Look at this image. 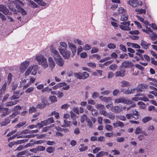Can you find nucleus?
I'll list each match as a JSON object with an SVG mask.
<instances>
[{
  "label": "nucleus",
  "mask_w": 157,
  "mask_h": 157,
  "mask_svg": "<svg viewBox=\"0 0 157 157\" xmlns=\"http://www.w3.org/2000/svg\"><path fill=\"white\" fill-rule=\"evenodd\" d=\"M58 50L65 59H68L70 57L71 52L67 50V44L65 42H60L59 43Z\"/></svg>",
  "instance_id": "f257e3e1"
},
{
  "label": "nucleus",
  "mask_w": 157,
  "mask_h": 157,
  "mask_svg": "<svg viewBox=\"0 0 157 157\" xmlns=\"http://www.w3.org/2000/svg\"><path fill=\"white\" fill-rule=\"evenodd\" d=\"M20 5L18 4H16L15 2L9 1L8 6L10 10L13 12L14 14H17V12H19L22 15H26L27 13L26 12L24 9L20 7Z\"/></svg>",
  "instance_id": "f03ea898"
},
{
  "label": "nucleus",
  "mask_w": 157,
  "mask_h": 157,
  "mask_svg": "<svg viewBox=\"0 0 157 157\" xmlns=\"http://www.w3.org/2000/svg\"><path fill=\"white\" fill-rule=\"evenodd\" d=\"M35 59L43 68L45 69L48 68V65L47 59L44 56L40 55H36L35 56Z\"/></svg>",
  "instance_id": "7ed1b4c3"
},
{
  "label": "nucleus",
  "mask_w": 157,
  "mask_h": 157,
  "mask_svg": "<svg viewBox=\"0 0 157 157\" xmlns=\"http://www.w3.org/2000/svg\"><path fill=\"white\" fill-rule=\"evenodd\" d=\"M146 29H143V31L150 35V36L153 41L157 39V34L154 33L150 28L146 27Z\"/></svg>",
  "instance_id": "20e7f679"
},
{
  "label": "nucleus",
  "mask_w": 157,
  "mask_h": 157,
  "mask_svg": "<svg viewBox=\"0 0 157 157\" xmlns=\"http://www.w3.org/2000/svg\"><path fill=\"white\" fill-rule=\"evenodd\" d=\"M132 101H131L124 97H122L116 99L114 101L115 104H118L119 103H124L127 104H130L132 103Z\"/></svg>",
  "instance_id": "39448f33"
},
{
  "label": "nucleus",
  "mask_w": 157,
  "mask_h": 157,
  "mask_svg": "<svg viewBox=\"0 0 157 157\" xmlns=\"http://www.w3.org/2000/svg\"><path fill=\"white\" fill-rule=\"evenodd\" d=\"M30 62L25 61L22 62L19 67V71L21 73H24L30 64Z\"/></svg>",
  "instance_id": "423d86ee"
},
{
  "label": "nucleus",
  "mask_w": 157,
  "mask_h": 157,
  "mask_svg": "<svg viewBox=\"0 0 157 157\" xmlns=\"http://www.w3.org/2000/svg\"><path fill=\"white\" fill-rule=\"evenodd\" d=\"M133 66L132 63L129 61H125L123 62L120 67L121 68H130Z\"/></svg>",
  "instance_id": "0eeeda50"
},
{
  "label": "nucleus",
  "mask_w": 157,
  "mask_h": 157,
  "mask_svg": "<svg viewBox=\"0 0 157 157\" xmlns=\"http://www.w3.org/2000/svg\"><path fill=\"white\" fill-rule=\"evenodd\" d=\"M68 45L73 55L74 56L77 51V48L75 45L72 42L70 41L68 42Z\"/></svg>",
  "instance_id": "6e6552de"
},
{
  "label": "nucleus",
  "mask_w": 157,
  "mask_h": 157,
  "mask_svg": "<svg viewBox=\"0 0 157 157\" xmlns=\"http://www.w3.org/2000/svg\"><path fill=\"white\" fill-rule=\"evenodd\" d=\"M50 51L51 53V55L54 59L59 57L60 56L58 52L54 47H52L50 49Z\"/></svg>",
  "instance_id": "1a4fd4ad"
},
{
  "label": "nucleus",
  "mask_w": 157,
  "mask_h": 157,
  "mask_svg": "<svg viewBox=\"0 0 157 157\" xmlns=\"http://www.w3.org/2000/svg\"><path fill=\"white\" fill-rule=\"evenodd\" d=\"M140 95V94H138L135 95V97L132 98V101H137L139 100L143 101H149V99L145 96L143 97H137Z\"/></svg>",
  "instance_id": "9d476101"
},
{
  "label": "nucleus",
  "mask_w": 157,
  "mask_h": 157,
  "mask_svg": "<svg viewBox=\"0 0 157 157\" xmlns=\"http://www.w3.org/2000/svg\"><path fill=\"white\" fill-rule=\"evenodd\" d=\"M48 65L51 70L52 69L55 67L56 63L53 58L49 56L48 58Z\"/></svg>",
  "instance_id": "9b49d317"
},
{
  "label": "nucleus",
  "mask_w": 157,
  "mask_h": 157,
  "mask_svg": "<svg viewBox=\"0 0 157 157\" xmlns=\"http://www.w3.org/2000/svg\"><path fill=\"white\" fill-rule=\"evenodd\" d=\"M56 64L59 67H63L64 64V61L63 59L60 56L54 59Z\"/></svg>",
  "instance_id": "f8f14e48"
},
{
  "label": "nucleus",
  "mask_w": 157,
  "mask_h": 157,
  "mask_svg": "<svg viewBox=\"0 0 157 157\" xmlns=\"http://www.w3.org/2000/svg\"><path fill=\"white\" fill-rule=\"evenodd\" d=\"M0 11L5 15H10L11 14V13L9 12V10L2 5H0Z\"/></svg>",
  "instance_id": "ddd939ff"
},
{
  "label": "nucleus",
  "mask_w": 157,
  "mask_h": 157,
  "mask_svg": "<svg viewBox=\"0 0 157 157\" xmlns=\"http://www.w3.org/2000/svg\"><path fill=\"white\" fill-rule=\"evenodd\" d=\"M122 25H120L119 26L120 28L123 30H130L131 29L130 27H129V23L128 22H123L121 23Z\"/></svg>",
  "instance_id": "4468645a"
},
{
  "label": "nucleus",
  "mask_w": 157,
  "mask_h": 157,
  "mask_svg": "<svg viewBox=\"0 0 157 157\" xmlns=\"http://www.w3.org/2000/svg\"><path fill=\"white\" fill-rule=\"evenodd\" d=\"M135 133L136 134L142 133L146 136L149 135L150 134V132H148V133H147L146 132H143L142 131V129L140 127H137L136 128L135 131Z\"/></svg>",
  "instance_id": "2eb2a0df"
},
{
  "label": "nucleus",
  "mask_w": 157,
  "mask_h": 157,
  "mask_svg": "<svg viewBox=\"0 0 157 157\" xmlns=\"http://www.w3.org/2000/svg\"><path fill=\"white\" fill-rule=\"evenodd\" d=\"M126 71L125 70L122 69L117 71L115 73V76L116 77L124 76L125 75Z\"/></svg>",
  "instance_id": "dca6fc26"
},
{
  "label": "nucleus",
  "mask_w": 157,
  "mask_h": 157,
  "mask_svg": "<svg viewBox=\"0 0 157 157\" xmlns=\"http://www.w3.org/2000/svg\"><path fill=\"white\" fill-rule=\"evenodd\" d=\"M147 88L146 85L145 84H140L136 89L137 92L143 91Z\"/></svg>",
  "instance_id": "f3484780"
},
{
  "label": "nucleus",
  "mask_w": 157,
  "mask_h": 157,
  "mask_svg": "<svg viewBox=\"0 0 157 157\" xmlns=\"http://www.w3.org/2000/svg\"><path fill=\"white\" fill-rule=\"evenodd\" d=\"M31 67H32V73H31V75H35L37 73L38 70L39 69V67L37 65H31Z\"/></svg>",
  "instance_id": "a211bd4d"
},
{
  "label": "nucleus",
  "mask_w": 157,
  "mask_h": 157,
  "mask_svg": "<svg viewBox=\"0 0 157 157\" xmlns=\"http://www.w3.org/2000/svg\"><path fill=\"white\" fill-rule=\"evenodd\" d=\"M123 107L122 106H116L112 108V111L115 113H119L122 110Z\"/></svg>",
  "instance_id": "6ab92c4d"
},
{
  "label": "nucleus",
  "mask_w": 157,
  "mask_h": 157,
  "mask_svg": "<svg viewBox=\"0 0 157 157\" xmlns=\"http://www.w3.org/2000/svg\"><path fill=\"white\" fill-rule=\"evenodd\" d=\"M137 0H129L127 3L133 8L137 7Z\"/></svg>",
  "instance_id": "aec40b11"
},
{
  "label": "nucleus",
  "mask_w": 157,
  "mask_h": 157,
  "mask_svg": "<svg viewBox=\"0 0 157 157\" xmlns=\"http://www.w3.org/2000/svg\"><path fill=\"white\" fill-rule=\"evenodd\" d=\"M66 85V83L64 82L59 83L53 86L52 89L56 90L59 88L64 86Z\"/></svg>",
  "instance_id": "412c9836"
},
{
  "label": "nucleus",
  "mask_w": 157,
  "mask_h": 157,
  "mask_svg": "<svg viewBox=\"0 0 157 157\" xmlns=\"http://www.w3.org/2000/svg\"><path fill=\"white\" fill-rule=\"evenodd\" d=\"M150 45V44L147 43L146 41L143 40H141L140 45L143 48L147 49Z\"/></svg>",
  "instance_id": "4be33fe9"
},
{
  "label": "nucleus",
  "mask_w": 157,
  "mask_h": 157,
  "mask_svg": "<svg viewBox=\"0 0 157 157\" xmlns=\"http://www.w3.org/2000/svg\"><path fill=\"white\" fill-rule=\"evenodd\" d=\"M135 11L138 14H145L146 13V10L142 8H137L135 9Z\"/></svg>",
  "instance_id": "5701e85b"
},
{
  "label": "nucleus",
  "mask_w": 157,
  "mask_h": 157,
  "mask_svg": "<svg viewBox=\"0 0 157 157\" xmlns=\"http://www.w3.org/2000/svg\"><path fill=\"white\" fill-rule=\"evenodd\" d=\"M136 17L138 20H139L141 22L144 23L146 25V26L145 27L146 28V27H147V25H150V24L148 22L146 21H145L144 18H143L142 17L139 16L138 15H136Z\"/></svg>",
  "instance_id": "b1692460"
},
{
  "label": "nucleus",
  "mask_w": 157,
  "mask_h": 157,
  "mask_svg": "<svg viewBox=\"0 0 157 157\" xmlns=\"http://www.w3.org/2000/svg\"><path fill=\"white\" fill-rule=\"evenodd\" d=\"M136 90L135 88H128L127 90L124 91V93L126 94H132L134 93Z\"/></svg>",
  "instance_id": "393cba45"
},
{
  "label": "nucleus",
  "mask_w": 157,
  "mask_h": 157,
  "mask_svg": "<svg viewBox=\"0 0 157 157\" xmlns=\"http://www.w3.org/2000/svg\"><path fill=\"white\" fill-rule=\"evenodd\" d=\"M113 125L114 128H117L118 127H122L124 126V123L121 122L120 121H117L115 123H113Z\"/></svg>",
  "instance_id": "a878e982"
},
{
  "label": "nucleus",
  "mask_w": 157,
  "mask_h": 157,
  "mask_svg": "<svg viewBox=\"0 0 157 157\" xmlns=\"http://www.w3.org/2000/svg\"><path fill=\"white\" fill-rule=\"evenodd\" d=\"M64 123L61 126L63 127H67L70 126L71 124V123L70 121H68L66 120H64Z\"/></svg>",
  "instance_id": "bb28decb"
},
{
  "label": "nucleus",
  "mask_w": 157,
  "mask_h": 157,
  "mask_svg": "<svg viewBox=\"0 0 157 157\" xmlns=\"http://www.w3.org/2000/svg\"><path fill=\"white\" fill-rule=\"evenodd\" d=\"M27 4L31 7L33 8H36L37 7V5L33 1L31 0H27Z\"/></svg>",
  "instance_id": "cd10ccee"
},
{
  "label": "nucleus",
  "mask_w": 157,
  "mask_h": 157,
  "mask_svg": "<svg viewBox=\"0 0 157 157\" xmlns=\"http://www.w3.org/2000/svg\"><path fill=\"white\" fill-rule=\"evenodd\" d=\"M136 51L137 52H136V54L139 56L142 59H143V56L142 54L144 53V51L140 49H137Z\"/></svg>",
  "instance_id": "c85d7f7f"
},
{
  "label": "nucleus",
  "mask_w": 157,
  "mask_h": 157,
  "mask_svg": "<svg viewBox=\"0 0 157 157\" xmlns=\"http://www.w3.org/2000/svg\"><path fill=\"white\" fill-rule=\"evenodd\" d=\"M32 67H31V65L28 68H27L25 73V76H28L31 73H32Z\"/></svg>",
  "instance_id": "c756f323"
},
{
  "label": "nucleus",
  "mask_w": 157,
  "mask_h": 157,
  "mask_svg": "<svg viewBox=\"0 0 157 157\" xmlns=\"http://www.w3.org/2000/svg\"><path fill=\"white\" fill-rule=\"evenodd\" d=\"M100 98L101 101H103L105 102L110 101L112 100V98L111 97H103L102 96H100Z\"/></svg>",
  "instance_id": "7c9ffc66"
},
{
  "label": "nucleus",
  "mask_w": 157,
  "mask_h": 157,
  "mask_svg": "<svg viewBox=\"0 0 157 157\" xmlns=\"http://www.w3.org/2000/svg\"><path fill=\"white\" fill-rule=\"evenodd\" d=\"M108 154V153L107 152L101 151L97 154L96 157H102L103 155H107Z\"/></svg>",
  "instance_id": "2f4dec72"
},
{
  "label": "nucleus",
  "mask_w": 157,
  "mask_h": 157,
  "mask_svg": "<svg viewBox=\"0 0 157 157\" xmlns=\"http://www.w3.org/2000/svg\"><path fill=\"white\" fill-rule=\"evenodd\" d=\"M128 15L127 13H124L121 16V20L123 21H127L128 19Z\"/></svg>",
  "instance_id": "473e14b6"
},
{
  "label": "nucleus",
  "mask_w": 157,
  "mask_h": 157,
  "mask_svg": "<svg viewBox=\"0 0 157 157\" xmlns=\"http://www.w3.org/2000/svg\"><path fill=\"white\" fill-rule=\"evenodd\" d=\"M132 117L135 119H137L139 115L137 111L135 110H133L131 113Z\"/></svg>",
  "instance_id": "72a5a7b5"
},
{
  "label": "nucleus",
  "mask_w": 157,
  "mask_h": 157,
  "mask_svg": "<svg viewBox=\"0 0 157 157\" xmlns=\"http://www.w3.org/2000/svg\"><path fill=\"white\" fill-rule=\"evenodd\" d=\"M129 82L126 81H123L121 82V86L122 87H126L130 86Z\"/></svg>",
  "instance_id": "f704fd0d"
},
{
  "label": "nucleus",
  "mask_w": 157,
  "mask_h": 157,
  "mask_svg": "<svg viewBox=\"0 0 157 157\" xmlns=\"http://www.w3.org/2000/svg\"><path fill=\"white\" fill-rule=\"evenodd\" d=\"M2 109V111L1 112V113H2L1 116L2 117H4L7 115L8 113V109L7 108H3Z\"/></svg>",
  "instance_id": "c9c22d12"
},
{
  "label": "nucleus",
  "mask_w": 157,
  "mask_h": 157,
  "mask_svg": "<svg viewBox=\"0 0 157 157\" xmlns=\"http://www.w3.org/2000/svg\"><path fill=\"white\" fill-rule=\"evenodd\" d=\"M49 99L51 102L53 103L57 101L56 97L54 95L50 96L49 97Z\"/></svg>",
  "instance_id": "e433bc0d"
},
{
  "label": "nucleus",
  "mask_w": 157,
  "mask_h": 157,
  "mask_svg": "<svg viewBox=\"0 0 157 157\" xmlns=\"http://www.w3.org/2000/svg\"><path fill=\"white\" fill-rule=\"evenodd\" d=\"M154 127L152 125H150L148 126L146 129V130L147 131V133H148V132H150V134H151V131H152L154 129Z\"/></svg>",
  "instance_id": "4c0bfd02"
},
{
  "label": "nucleus",
  "mask_w": 157,
  "mask_h": 157,
  "mask_svg": "<svg viewBox=\"0 0 157 157\" xmlns=\"http://www.w3.org/2000/svg\"><path fill=\"white\" fill-rule=\"evenodd\" d=\"M117 68V66L115 64H113L110 65L109 67V69L112 71H115Z\"/></svg>",
  "instance_id": "58836bf2"
},
{
  "label": "nucleus",
  "mask_w": 157,
  "mask_h": 157,
  "mask_svg": "<svg viewBox=\"0 0 157 157\" xmlns=\"http://www.w3.org/2000/svg\"><path fill=\"white\" fill-rule=\"evenodd\" d=\"M17 101H14L7 103L6 106H9L15 105L17 104Z\"/></svg>",
  "instance_id": "ea45409f"
},
{
  "label": "nucleus",
  "mask_w": 157,
  "mask_h": 157,
  "mask_svg": "<svg viewBox=\"0 0 157 157\" xmlns=\"http://www.w3.org/2000/svg\"><path fill=\"white\" fill-rule=\"evenodd\" d=\"M54 124H51L50 126L45 127L42 128L41 132H46L51 127H53Z\"/></svg>",
  "instance_id": "a19ab883"
},
{
  "label": "nucleus",
  "mask_w": 157,
  "mask_h": 157,
  "mask_svg": "<svg viewBox=\"0 0 157 157\" xmlns=\"http://www.w3.org/2000/svg\"><path fill=\"white\" fill-rule=\"evenodd\" d=\"M95 107L97 109H99L100 110L103 109L104 108V106L101 104H96L95 105Z\"/></svg>",
  "instance_id": "79ce46f5"
},
{
  "label": "nucleus",
  "mask_w": 157,
  "mask_h": 157,
  "mask_svg": "<svg viewBox=\"0 0 157 157\" xmlns=\"http://www.w3.org/2000/svg\"><path fill=\"white\" fill-rule=\"evenodd\" d=\"M138 104L140 105V108L141 109H144L145 108V105L144 103L141 101H139L138 103Z\"/></svg>",
  "instance_id": "37998d69"
},
{
  "label": "nucleus",
  "mask_w": 157,
  "mask_h": 157,
  "mask_svg": "<svg viewBox=\"0 0 157 157\" xmlns=\"http://www.w3.org/2000/svg\"><path fill=\"white\" fill-rule=\"evenodd\" d=\"M118 12L119 13L124 14L126 13V10L123 7H120L118 9Z\"/></svg>",
  "instance_id": "c03bdc74"
},
{
  "label": "nucleus",
  "mask_w": 157,
  "mask_h": 157,
  "mask_svg": "<svg viewBox=\"0 0 157 157\" xmlns=\"http://www.w3.org/2000/svg\"><path fill=\"white\" fill-rule=\"evenodd\" d=\"M34 88L33 87L31 86L28 88L25 91L26 94H29L32 92L34 90Z\"/></svg>",
  "instance_id": "a18cd8bd"
},
{
  "label": "nucleus",
  "mask_w": 157,
  "mask_h": 157,
  "mask_svg": "<svg viewBox=\"0 0 157 157\" xmlns=\"http://www.w3.org/2000/svg\"><path fill=\"white\" fill-rule=\"evenodd\" d=\"M115 115L112 113H108V114L107 116V117L109 118H110L113 120H114L115 119Z\"/></svg>",
  "instance_id": "49530a36"
},
{
  "label": "nucleus",
  "mask_w": 157,
  "mask_h": 157,
  "mask_svg": "<svg viewBox=\"0 0 157 157\" xmlns=\"http://www.w3.org/2000/svg\"><path fill=\"white\" fill-rule=\"evenodd\" d=\"M52 90V88H50L48 86H47L45 87L42 90V92H49L50 91H51Z\"/></svg>",
  "instance_id": "de8ad7c7"
},
{
  "label": "nucleus",
  "mask_w": 157,
  "mask_h": 157,
  "mask_svg": "<svg viewBox=\"0 0 157 157\" xmlns=\"http://www.w3.org/2000/svg\"><path fill=\"white\" fill-rule=\"evenodd\" d=\"M35 2L41 6H44L46 5V3L41 0H36Z\"/></svg>",
  "instance_id": "09e8293b"
},
{
  "label": "nucleus",
  "mask_w": 157,
  "mask_h": 157,
  "mask_svg": "<svg viewBox=\"0 0 157 157\" xmlns=\"http://www.w3.org/2000/svg\"><path fill=\"white\" fill-rule=\"evenodd\" d=\"M82 76L83 79H86L89 76V75L88 73L86 72H83L82 73Z\"/></svg>",
  "instance_id": "8fccbe9b"
},
{
  "label": "nucleus",
  "mask_w": 157,
  "mask_h": 157,
  "mask_svg": "<svg viewBox=\"0 0 157 157\" xmlns=\"http://www.w3.org/2000/svg\"><path fill=\"white\" fill-rule=\"evenodd\" d=\"M12 77V74L10 73L9 74L8 76V80L7 82V84L9 85L10 84L11 82Z\"/></svg>",
  "instance_id": "3c124183"
},
{
  "label": "nucleus",
  "mask_w": 157,
  "mask_h": 157,
  "mask_svg": "<svg viewBox=\"0 0 157 157\" xmlns=\"http://www.w3.org/2000/svg\"><path fill=\"white\" fill-rule=\"evenodd\" d=\"M75 77L79 79H81L82 78V74L80 72L75 73Z\"/></svg>",
  "instance_id": "603ef678"
},
{
  "label": "nucleus",
  "mask_w": 157,
  "mask_h": 157,
  "mask_svg": "<svg viewBox=\"0 0 157 157\" xmlns=\"http://www.w3.org/2000/svg\"><path fill=\"white\" fill-rule=\"evenodd\" d=\"M87 65L91 68H94L96 67V65L94 63L89 62L87 63Z\"/></svg>",
  "instance_id": "864d4df0"
},
{
  "label": "nucleus",
  "mask_w": 157,
  "mask_h": 157,
  "mask_svg": "<svg viewBox=\"0 0 157 157\" xmlns=\"http://www.w3.org/2000/svg\"><path fill=\"white\" fill-rule=\"evenodd\" d=\"M54 149L52 147H49L46 149V151L49 153H51L53 152Z\"/></svg>",
  "instance_id": "5fc2aeb1"
},
{
  "label": "nucleus",
  "mask_w": 157,
  "mask_h": 157,
  "mask_svg": "<svg viewBox=\"0 0 157 157\" xmlns=\"http://www.w3.org/2000/svg\"><path fill=\"white\" fill-rule=\"evenodd\" d=\"M26 123V122H22L19 123L15 126V128H19L24 125Z\"/></svg>",
  "instance_id": "6e6d98bb"
},
{
  "label": "nucleus",
  "mask_w": 157,
  "mask_h": 157,
  "mask_svg": "<svg viewBox=\"0 0 157 157\" xmlns=\"http://www.w3.org/2000/svg\"><path fill=\"white\" fill-rule=\"evenodd\" d=\"M107 47L109 49H114L116 48V45L112 43L109 44L107 45Z\"/></svg>",
  "instance_id": "4d7b16f0"
},
{
  "label": "nucleus",
  "mask_w": 157,
  "mask_h": 157,
  "mask_svg": "<svg viewBox=\"0 0 157 157\" xmlns=\"http://www.w3.org/2000/svg\"><path fill=\"white\" fill-rule=\"evenodd\" d=\"M113 127L112 125L106 124L105 125V128L108 131H111L113 129Z\"/></svg>",
  "instance_id": "13d9d810"
},
{
  "label": "nucleus",
  "mask_w": 157,
  "mask_h": 157,
  "mask_svg": "<svg viewBox=\"0 0 157 157\" xmlns=\"http://www.w3.org/2000/svg\"><path fill=\"white\" fill-rule=\"evenodd\" d=\"M100 113L101 114H102L105 117H107L108 113L103 109L100 110Z\"/></svg>",
  "instance_id": "bf43d9fd"
},
{
  "label": "nucleus",
  "mask_w": 157,
  "mask_h": 157,
  "mask_svg": "<svg viewBox=\"0 0 157 157\" xmlns=\"http://www.w3.org/2000/svg\"><path fill=\"white\" fill-rule=\"evenodd\" d=\"M46 144L48 145H54L56 144L55 142L50 140H48L46 141Z\"/></svg>",
  "instance_id": "052dcab7"
},
{
  "label": "nucleus",
  "mask_w": 157,
  "mask_h": 157,
  "mask_svg": "<svg viewBox=\"0 0 157 157\" xmlns=\"http://www.w3.org/2000/svg\"><path fill=\"white\" fill-rule=\"evenodd\" d=\"M151 119L150 117H146L143 118L142 119V121L144 123H145L149 121Z\"/></svg>",
  "instance_id": "680f3d73"
},
{
  "label": "nucleus",
  "mask_w": 157,
  "mask_h": 157,
  "mask_svg": "<svg viewBox=\"0 0 157 157\" xmlns=\"http://www.w3.org/2000/svg\"><path fill=\"white\" fill-rule=\"evenodd\" d=\"M110 92V91L108 90H107L101 92V94L102 95H107L109 94Z\"/></svg>",
  "instance_id": "e2e57ef3"
},
{
  "label": "nucleus",
  "mask_w": 157,
  "mask_h": 157,
  "mask_svg": "<svg viewBox=\"0 0 157 157\" xmlns=\"http://www.w3.org/2000/svg\"><path fill=\"white\" fill-rule=\"evenodd\" d=\"M74 42L76 43H77L79 45H82L83 44V43L79 39H76L75 40Z\"/></svg>",
  "instance_id": "0e129e2a"
},
{
  "label": "nucleus",
  "mask_w": 157,
  "mask_h": 157,
  "mask_svg": "<svg viewBox=\"0 0 157 157\" xmlns=\"http://www.w3.org/2000/svg\"><path fill=\"white\" fill-rule=\"evenodd\" d=\"M91 111L92 114L93 116H97L98 114V112L97 110L94 109H92Z\"/></svg>",
  "instance_id": "69168bd1"
},
{
  "label": "nucleus",
  "mask_w": 157,
  "mask_h": 157,
  "mask_svg": "<svg viewBox=\"0 0 157 157\" xmlns=\"http://www.w3.org/2000/svg\"><path fill=\"white\" fill-rule=\"evenodd\" d=\"M26 79H22L20 82V83L19 86L20 87H21L25 85V84L26 83Z\"/></svg>",
  "instance_id": "338daca9"
},
{
  "label": "nucleus",
  "mask_w": 157,
  "mask_h": 157,
  "mask_svg": "<svg viewBox=\"0 0 157 157\" xmlns=\"http://www.w3.org/2000/svg\"><path fill=\"white\" fill-rule=\"evenodd\" d=\"M17 83H12L11 86L12 87V90H14L17 87Z\"/></svg>",
  "instance_id": "774afa93"
}]
</instances>
